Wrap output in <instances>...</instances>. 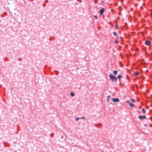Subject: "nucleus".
Here are the masks:
<instances>
[{
	"instance_id": "nucleus-11",
	"label": "nucleus",
	"mask_w": 152,
	"mask_h": 152,
	"mask_svg": "<svg viewBox=\"0 0 152 152\" xmlns=\"http://www.w3.org/2000/svg\"><path fill=\"white\" fill-rule=\"evenodd\" d=\"M131 100L132 101V102H135V100L134 99H131Z\"/></svg>"
},
{
	"instance_id": "nucleus-7",
	"label": "nucleus",
	"mask_w": 152,
	"mask_h": 152,
	"mask_svg": "<svg viewBox=\"0 0 152 152\" xmlns=\"http://www.w3.org/2000/svg\"><path fill=\"white\" fill-rule=\"evenodd\" d=\"M118 73V72L116 70H114L113 71V74L114 75H116Z\"/></svg>"
},
{
	"instance_id": "nucleus-13",
	"label": "nucleus",
	"mask_w": 152,
	"mask_h": 152,
	"mask_svg": "<svg viewBox=\"0 0 152 152\" xmlns=\"http://www.w3.org/2000/svg\"><path fill=\"white\" fill-rule=\"evenodd\" d=\"M71 95L72 96H74V94L73 93H71Z\"/></svg>"
},
{
	"instance_id": "nucleus-21",
	"label": "nucleus",
	"mask_w": 152,
	"mask_h": 152,
	"mask_svg": "<svg viewBox=\"0 0 152 152\" xmlns=\"http://www.w3.org/2000/svg\"><path fill=\"white\" fill-rule=\"evenodd\" d=\"M81 118H82V119H84V118H85V117H81Z\"/></svg>"
},
{
	"instance_id": "nucleus-14",
	"label": "nucleus",
	"mask_w": 152,
	"mask_h": 152,
	"mask_svg": "<svg viewBox=\"0 0 152 152\" xmlns=\"http://www.w3.org/2000/svg\"><path fill=\"white\" fill-rule=\"evenodd\" d=\"M115 28L116 29H118V25H116L115 26Z\"/></svg>"
},
{
	"instance_id": "nucleus-18",
	"label": "nucleus",
	"mask_w": 152,
	"mask_h": 152,
	"mask_svg": "<svg viewBox=\"0 0 152 152\" xmlns=\"http://www.w3.org/2000/svg\"><path fill=\"white\" fill-rule=\"evenodd\" d=\"M110 98V95L108 96L107 97V98Z\"/></svg>"
},
{
	"instance_id": "nucleus-8",
	"label": "nucleus",
	"mask_w": 152,
	"mask_h": 152,
	"mask_svg": "<svg viewBox=\"0 0 152 152\" xmlns=\"http://www.w3.org/2000/svg\"><path fill=\"white\" fill-rule=\"evenodd\" d=\"M129 105L130 106H131V107H134V104H132V103H129Z\"/></svg>"
},
{
	"instance_id": "nucleus-2",
	"label": "nucleus",
	"mask_w": 152,
	"mask_h": 152,
	"mask_svg": "<svg viewBox=\"0 0 152 152\" xmlns=\"http://www.w3.org/2000/svg\"><path fill=\"white\" fill-rule=\"evenodd\" d=\"M141 120H143L146 118V117L144 115H140L138 117Z\"/></svg>"
},
{
	"instance_id": "nucleus-3",
	"label": "nucleus",
	"mask_w": 152,
	"mask_h": 152,
	"mask_svg": "<svg viewBox=\"0 0 152 152\" xmlns=\"http://www.w3.org/2000/svg\"><path fill=\"white\" fill-rule=\"evenodd\" d=\"M112 101L113 102H118L119 101V99L118 98H113L112 99Z\"/></svg>"
},
{
	"instance_id": "nucleus-1",
	"label": "nucleus",
	"mask_w": 152,
	"mask_h": 152,
	"mask_svg": "<svg viewBox=\"0 0 152 152\" xmlns=\"http://www.w3.org/2000/svg\"><path fill=\"white\" fill-rule=\"evenodd\" d=\"M110 79L112 80L113 82H114L115 80L116 81L117 80V78L115 77L112 75H109Z\"/></svg>"
},
{
	"instance_id": "nucleus-6",
	"label": "nucleus",
	"mask_w": 152,
	"mask_h": 152,
	"mask_svg": "<svg viewBox=\"0 0 152 152\" xmlns=\"http://www.w3.org/2000/svg\"><path fill=\"white\" fill-rule=\"evenodd\" d=\"M139 74V73L138 72H135L134 75L135 76H137Z\"/></svg>"
},
{
	"instance_id": "nucleus-19",
	"label": "nucleus",
	"mask_w": 152,
	"mask_h": 152,
	"mask_svg": "<svg viewBox=\"0 0 152 152\" xmlns=\"http://www.w3.org/2000/svg\"><path fill=\"white\" fill-rule=\"evenodd\" d=\"M107 102H109V99L108 98H107Z\"/></svg>"
},
{
	"instance_id": "nucleus-16",
	"label": "nucleus",
	"mask_w": 152,
	"mask_h": 152,
	"mask_svg": "<svg viewBox=\"0 0 152 152\" xmlns=\"http://www.w3.org/2000/svg\"><path fill=\"white\" fill-rule=\"evenodd\" d=\"M118 41L117 40H116L115 41V43H117L118 42Z\"/></svg>"
},
{
	"instance_id": "nucleus-15",
	"label": "nucleus",
	"mask_w": 152,
	"mask_h": 152,
	"mask_svg": "<svg viewBox=\"0 0 152 152\" xmlns=\"http://www.w3.org/2000/svg\"><path fill=\"white\" fill-rule=\"evenodd\" d=\"M79 119V118H76V120L78 121Z\"/></svg>"
},
{
	"instance_id": "nucleus-9",
	"label": "nucleus",
	"mask_w": 152,
	"mask_h": 152,
	"mask_svg": "<svg viewBox=\"0 0 152 152\" xmlns=\"http://www.w3.org/2000/svg\"><path fill=\"white\" fill-rule=\"evenodd\" d=\"M122 77L121 75H118L117 77V78L119 79H120Z\"/></svg>"
},
{
	"instance_id": "nucleus-4",
	"label": "nucleus",
	"mask_w": 152,
	"mask_h": 152,
	"mask_svg": "<svg viewBox=\"0 0 152 152\" xmlns=\"http://www.w3.org/2000/svg\"><path fill=\"white\" fill-rule=\"evenodd\" d=\"M145 44L147 45H150L151 42L149 41L146 40L145 42Z\"/></svg>"
},
{
	"instance_id": "nucleus-5",
	"label": "nucleus",
	"mask_w": 152,
	"mask_h": 152,
	"mask_svg": "<svg viewBox=\"0 0 152 152\" xmlns=\"http://www.w3.org/2000/svg\"><path fill=\"white\" fill-rule=\"evenodd\" d=\"M104 12V9L103 8H102L101 10H100V11H99L100 15H102L103 14Z\"/></svg>"
},
{
	"instance_id": "nucleus-10",
	"label": "nucleus",
	"mask_w": 152,
	"mask_h": 152,
	"mask_svg": "<svg viewBox=\"0 0 152 152\" xmlns=\"http://www.w3.org/2000/svg\"><path fill=\"white\" fill-rule=\"evenodd\" d=\"M142 111L143 114H145V110L144 109H142Z\"/></svg>"
},
{
	"instance_id": "nucleus-20",
	"label": "nucleus",
	"mask_w": 152,
	"mask_h": 152,
	"mask_svg": "<svg viewBox=\"0 0 152 152\" xmlns=\"http://www.w3.org/2000/svg\"><path fill=\"white\" fill-rule=\"evenodd\" d=\"M127 102L129 104V103H130L129 102V100H127Z\"/></svg>"
},
{
	"instance_id": "nucleus-17",
	"label": "nucleus",
	"mask_w": 152,
	"mask_h": 152,
	"mask_svg": "<svg viewBox=\"0 0 152 152\" xmlns=\"http://www.w3.org/2000/svg\"><path fill=\"white\" fill-rule=\"evenodd\" d=\"M94 17H95V18L96 19H97V16L96 15H95V16H94Z\"/></svg>"
},
{
	"instance_id": "nucleus-12",
	"label": "nucleus",
	"mask_w": 152,
	"mask_h": 152,
	"mask_svg": "<svg viewBox=\"0 0 152 152\" xmlns=\"http://www.w3.org/2000/svg\"><path fill=\"white\" fill-rule=\"evenodd\" d=\"M113 34L115 35V36H116V37H117V34L116 33V32H113Z\"/></svg>"
}]
</instances>
